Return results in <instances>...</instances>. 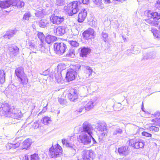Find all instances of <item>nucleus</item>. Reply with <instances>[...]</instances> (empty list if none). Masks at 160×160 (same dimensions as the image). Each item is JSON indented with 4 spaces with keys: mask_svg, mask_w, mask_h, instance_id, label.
<instances>
[{
    "mask_svg": "<svg viewBox=\"0 0 160 160\" xmlns=\"http://www.w3.org/2000/svg\"><path fill=\"white\" fill-rule=\"evenodd\" d=\"M0 112L3 115L16 119H18L22 114L20 110L13 107H11L7 103L2 105L0 108Z\"/></svg>",
    "mask_w": 160,
    "mask_h": 160,
    "instance_id": "f257e3e1",
    "label": "nucleus"
},
{
    "mask_svg": "<svg viewBox=\"0 0 160 160\" xmlns=\"http://www.w3.org/2000/svg\"><path fill=\"white\" fill-rule=\"evenodd\" d=\"M147 14L148 18L145 19L146 22L152 26H157L158 24V21L160 19V14L152 11L149 10Z\"/></svg>",
    "mask_w": 160,
    "mask_h": 160,
    "instance_id": "f03ea898",
    "label": "nucleus"
},
{
    "mask_svg": "<svg viewBox=\"0 0 160 160\" xmlns=\"http://www.w3.org/2000/svg\"><path fill=\"white\" fill-rule=\"evenodd\" d=\"M79 7L80 6L76 1L65 6L64 9L69 16H72L76 13L78 11Z\"/></svg>",
    "mask_w": 160,
    "mask_h": 160,
    "instance_id": "7ed1b4c3",
    "label": "nucleus"
},
{
    "mask_svg": "<svg viewBox=\"0 0 160 160\" xmlns=\"http://www.w3.org/2000/svg\"><path fill=\"white\" fill-rule=\"evenodd\" d=\"M62 151L61 147L57 144L56 145L52 146L50 148L49 156L51 158L59 157L61 155Z\"/></svg>",
    "mask_w": 160,
    "mask_h": 160,
    "instance_id": "20e7f679",
    "label": "nucleus"
},
{
    "mask_svg": "<svg viewBox=\"0 0 160 160\" xmlns=\"http://www.w3.org/2000/svg\"><path fill=\"white\" fill-rule=\"evenodd\" d=\"M81 132L84 134H88V135H92L94 131V129L92 125L88 122L85 121L80 128Z\"/></svg>",
    "mask_w": 160,
    "mask_h": 160,
    "instance_id": "39448f33",
    "label": "nucleus"
},
{
    "mask_svg": "<svg viewBox=\"0 0 160 160\" xmlns=\"http://www.w3.org/2000/svg\"><path fill=\"white\" fill-rule=\"evenodd\" d=\"M70 138H68L66 139H63L62 140V142L63 145H65L66 147L68 148L69 153L71 156H74L76 152L77 148L73 144L70 143Z\"/></svg>",
    "mask_w": 160,
    "mask_h": 160,
    "instance_id": "423d86ee",
    "label": "nucleus"
},
{
    "mask_svg": "<svg viewBox=\"0 0 160 160\" xmlns=\"http://www.w3.org/2000/svg\"><path fill=\"white\" fill-rule=\"evenodd\" d=\"M67 48L66 45L62 42L56 43L54 44V50L58 55H62Z\"/></svg>",
    "mask_w": 160,
    "mask_h": 160,
    "instance_id": "0eeeda50",
    "label": "nucleus"
},
{
    "mask_svg": "<svg viewBox=\"0 0 160 160\" xmlns=\"http://www.w3.org/2000/svg\"><path fill=\"white\" fill-rule=\"evenodd\" d=\"M92 135L82 133L79 135L78 138V141L83 145H88L91 143Z\"/></svg>",
    "mask_w": 160,
    "mask_h": 160,
    "instance_id": "6e6552de",
    "label": "nucleus"
},
{
    "mask_svg": "<svg viewBox=\"0 0 160 160\" xmlns=\"http://www.w3.org/2000/svg\"><path fill=\"white\" fill-rule=\"evenodd\" d=\"M6 47L8 48L9 53L11 57L16 56L19 52V48L16 46L13 45H7Z\"/></svg>",
    "mask_w": 160,
    "mask_h": 160,
    "instance_id": "1a4fd4ad",
    "label": "nucleus"
},
{
    "mask_svg": "<svg viewBox=\"0 0 160 160\" xmlns=\"http://www.w3.org/2000/svg\"><path fill=\"white\" fill-rule=\"evenodd\" d=\"M82 36L84 39L86 40L93 38L95 36L94 30L92 28H89L84 31Z\"/></svg>",
    "mask_w": 160,
    "mask_h": 160,
    "instance_id": "9d476101",
    "label": "nucleus"
},
{
    "mask_svg": "<svg viewBox=\"0 0 160 160\" xmlns=\"http://www.w3.org/2000/svg\"><path fill=\"white\" fill-rule=\"evenodd\" d=\"M94 152L92 150H84L82 152L83 160H93L94 157Z\"/></svg>",
    "mask_w": 160,
    "mask_h": 160,
    "instance_id": "9b49d317",
    "label": "nucleus"
},
{
    "mask_svg": "<svg viewBox=\"0 0 160 160\" xmlns=\"http://www.w3.org/2000/svg\"><path fill=\"white\" fill-rule=\"evenodd\" d=\"M51 22L53 24L59 25L64 20L63 16H61L55 15L54 14H52L50 17Z\"/></svg>",
    "mask_w": 160,
    "mask_h": 160,
    "instance_id": "f8f14e48",
    "label": "nucleus"
},
{
    "mask_svg": "<svg viewBox=\"0 0 160 160\" xmlns=\"http://www.w3.org/2000/svg\"><path fill=\"white\" fill-rule=\"evenodd\" d=\"M68 29L66 26H63L58 27L54 30L55 35L58 36H62L68 31Z\"/></svg>",
    "mask_w": 160,
    "mask_h": 160,
    "instance_id": "ddd939ff",
    "label": "nucleus"
},
{
    "mask_svg": "<svg viewBox=\"0 0 160 160\" xmlns=\"http://www.w3.org/2000/svg\"><path fill=\"white\" fill-rule=\"evenodd\" d=\"M97 129L101 132L102 136H104L107 133V125L104 122H100L97 124Z\"/></svg>",
    "mask_w": 160,
    "mask_h": 160,
    "instance_id": "4468645a",
    "label": "nucleus"
},
{
    "mask_svg": "<svg viewBox=\"0 0 160 160\" xmlns=\"http://www.w3.org/2000/svg\"><path fill=\"white\" fill-rule=\"evenodd\" d=\"M144 142L143 140H140L136 141L134 139H132L129 141V144L136 148H143L144 145Z\"/></svg>",
    "mask_w": 160,
    "mask_h": 160,
    "instance_id": "2eb2a0df",
    "label": "nucleus"
},
{
    "mask_svg": "<svg viewBox=\"0 0 160 160\" xmlns=\"http://www.w3.org/2000/svg\"><path fill=\"white\" fill-rule=\"evenodd\" d=\"M26 47L27 48L32 50V52L37 53L36 52V51H37V50L36 49V42L33 40H31L29 39L27 40Z\"/></svg>",
    "mask_w": 160,
    "mask_h": 160,
    "instance_id": "dca6fc26",
    "label": "nucleus"
},
{
    "mask_svg": "<svg viewBox=\"0 0 160 160\" xmlns=\"http://www.w3.org/2000/svg\"><path fill=\"white\" fill-rule=\"evenodd\" d=\"M76 72L72 69L68 70L66 78L68 82L74 80L75 78V75Z\"/></svg>",
    "mask_w": 160,
    "mask_h": 160,
    "instance_id": "f3484780",
    "label": "nucleus"
},
{
    "mask_svg": "<svg viewBox=\"0 0 160 160\" xmlns=\"http://www.w3.org/2000/svg\"><path fill=\"white\" fill-rule=\"evenodd\" d=\"M78 95L77 91L75 89H72L70 90L68 97L71 101H73L77 98Z\"/></svg>",
    "mask_w": 160,
    "mask_h": 160,
    "instance_id": "a211bd4d",
    "label": "nucleus"
},
{
    "mask_svg": "<svg viewBox=\"0 0 160 160\" xmlns=\"http://www.w3.org/2000/svg\"><path fill=\"white\" fill-rule=\"evenodd\" d=\"M118 151L120 155H127L129 153L130 148L128 146H124L119 148Z\"/></svg>",
    "mask_w": 160,
    "mask_h": 160,
    "instance_id": "6ab92c4d",
    "label": "nucleus"
},
{
    "mask_svg": "<svg viewBox=\"0 0 160 160\" xmlns=\"http://www.w3.org/2000/svg\"><path fill=\"white\" fill-rule=\"evenodd\" d=\"M87 16V11L84 9L80 12L78 16V21L79 22H82Z\"/></svg>",
    "mask_w": 160,
    "mask_h": 160,
    "instance_id": "aec40b11",
    "label": "nucleus"
},
{
    "mask_svg": "<svg viewBox=\"0 0 160 160\" xmlns=\"http://www.w3.org/2000/svg\"><path fill=\"white\" fill-rule=\"evenodd\" d=\"M12 5L11 0H5L3 1H0V8L2 9H5L10 7Z\"/></svg>",
    "mask_w": 160,
    "mask_h": 160,
    "instance_id": "412c9836",
    "label": "nucleus"
},
{
    "mask_svg": "<svg viewBox=\"0 0 160 160\" xmlns=\"http://www.w3.org/2000/svg\"><path fill=\"white\" fill-rule=\"evenodd\" d=\"M12 5L16 6L18 8H21L24 6V2L22 0H12Z\"/></svg>",
    "mask_w": 160,
    "mask_h": 160,
    "instance_id": "4be33fe9",
    "label": "nucleus"
},
{
    "mask_svg": "<svg viewBox=\"0 0 160 160\" xmlns=\"http://www.w3.org/2000/svg\"><path fill=\"white\" fill-rule=\"evenodd\" d=\"M79 49H80V55L82 57H86L91 51V49L88 48L82 47Z\"/></svg>",
    "mask_w": 160,
    "mask_h": 160,
    "instance_id": "5701e85b",
    "label": "nucleus"
},
{
    "mask_svg": "<svg viewBox=\"0 0 160 160\" xmlns=\"http://www.w3.org/2000/svg\"><path fill=\"white\" fill-rule=\"evenodd\" d=\"M17 32V30H11L7 32L6 34L4 35L3 37L5 38L10 39Z\"/></svg>",
    "mask_w": 160,
    "mask_h": 160,
    "instance_id": "b1692460",
    "label": "nucleus"
},
{
    "mask_svg": "<svg viewBox=\"0 0 160 160\" xmlns=\"http://www.w3.org/2000/svg\"><path fill=\"white\" fill-rule=\"evenodd\" d=\"M15 73L16 76L18 78H19L25 74L24 72V70L23 68L21 67H20L17 68L15 71Z\"/></svg>",
    "mask_w": 160,
    "mask_h": 160,
    "instance_id": "393cba45",
    "label": "nucleus"
},
{
    "mask_svg": "<svg viewBox=\"0 0 160 160\" xmlns=\"http://www.w3.org/2000/svg\"><path fill=\"white\" fill-rule=\"evenodd\" d=\"M57 39V38L53 36L48 35L46 38V42L48 44L53 43Z\"/></svg>",
    "mask_w": 160,
    "mask_h": 160,
    "instance_id": "a878e982",
    "label": "nucleus"
},
{
    "mask_svg": "<svg viewBox=\"0 0 160 160\" xmlns=\"http://www.w3.org/2000/svg\"><path fill=\"white\" fill-rule=\"evenodd\" d=\"M49 22V21L46 19H41L37 22L39 26L43 28H45Z\"/></svg>",
    "mask_w": 160,
    "mask_h": 160,
    "instance_id": "bb28decb",
    "label": "nucleus"
},
{
    "mask_svg": "<svg viewBox=\"0 0 160 160\" xmlns=\"http://www.w3.org/2000/svg\"><path fill=\"white\" fill-rule=\"evenodd\" d=\"M18 78L19 81L23 85L26 84L28 82L27 77L25 74Z\"/></svg>",
    "mask_w": 160,
    "mask_h": 160,
    "instance_id": "cd10ccee",
    "label": "nucleus"
},
{
    "mask_svg": "<svg viewBox=\"0 0 160 160\" xmlns=\"http://www.w3.org/2000/svg\"><path fill=\"white\" fill-rule=\"evenodd\" d=\"M20 145V143L17 142L15 144H12L11 143H8L6 145V148L8 150L11 149H15L18 147Z\"/></svg>",
    "mask_w": 160,
    "mask_h": 160,
    "instance_id": "c85d7f7f",
    "label": "nucleus"
},
{
    "mask_svg": "<svg viewBox=\"0 0 160 160\" xmlns=\"http://www.w3.org/2000/svg\"><path fill=\"white\" fill-rule=\"evenodd\" d=\"M31 144V140L30 139L25 140L22 143V149H27Z\"/></svg>",
    "mask_w": 160,
    "mask_h": 160,
    "instance_id": "c756f323",
    "label": "nucleus"
},
{
    "mask_svg": "<svg viewBox=\"0 0 160 160\" xmlns=\"http://www.w3.org/2000/svg\"><path fill=\"white\" fill-rule=\"evenodd\" d=\"M85 72L86 73V78H89L90 75H91L92 72V70L91 68L89 66H85Z\"/></svg>",
    "mask_w": 160,
    "mask_h": 160,
    "instance_id": "7c9ffc66",
    "label": "nucleus"
},
{
    "mask_svg": "<svg viewBox=\"0 0 160 160\" xmlns=\"http://www.w3.org/2000/svg\"><path fill=\"white\" fill-rule=\"evenodd\" d=\"M151 31L155 38L157 39H159L160 38V31L157 30V29L155 28H152Z\"/></svg>",
    "mask_w": 160,
    "mask_h": 160,
    "instance_id": "2f4dec72",
    "label": "nucleus"
},
{
    "mask_svg": "<svg viewBox=\"0 0 160 160\" xmlns=\"http://www.w3.org/2000/svg\"><path fill=\"white\" fill-rule=\"evenodd\" d=\"M36 12L35 13L36 16L38 18H42L44 16V11L42 8H39L38 10H36Z\"/></svg>",
    "mask_w": 160,
    "mask_h": 160,
    "instance_id": "473e14b6",
    "label": "nucleus"
},
{
    "mask_svg": "<svg viewBox=\"0 0 160 160\" xmlns=\"http://www.w3.org/2000/svg\"><path fill=\"white\" fill-rule=\"evenodd\" d=\"M94 102L92 101H89L88 103L86 104L85 107V110L87 111H89L90 110L93 108L94 107Z\"/></svg>",
    "mask_w": 160,
    "mask_h": 160,
    "instance_id": "72a5a7b5",
    "label": "nucleus"
},
{
    "mask_svg": "<svg viewBox=\"0 0 160 160\" xmlns=\"http://www.w3.org/2000/svg\"><path fill=\"white\" fill-rule=\"evenodd\" d=\"M75 55V51L74 48H73V47H71L66 54L67 56L68 57L74 58Z\"/></svg>",
    "mask_w": 160,
    "mask_h": 160,
    "instance_id": "f704fd0d",
    "label": "nucleus"
},
{
    "mask_svg": "<svg viewBox=\"0 0 160 160\" xmlns=\"http://www.w3.org/2000/svg\"><path fill=\"white\" fill-rule=\"evenodd\" d=\"M122 132V130L118 128H117L114 130L112 133V135L113 136H116L118 134H121Z\"/></svg>",
    "mask_w": 160,
    "mask_h": 160,
    "instance_id": "c9c22d12",
    "label": "nucleus"
},
{
    "mask_svg": "<svg viewBox=\"0 0 160 160\" xmlns=\"http://www.w3.org/2000/svg\"><path fill=\"white\" fill-rule=\"evenodd\" d=\"M5 75L3 70H0V82L3 83L5 81Z\"/></svg>",
    "mask_w": 160,
    "mask_h": 160,
    "instance_id": "e433bc0d",
    "label": "nucleus"
},
{
    "mask_svg": "<svg viewBox=\"0 0 160 160\" xmlns=\"http://www.w3.org/2000/svg\"><path fill=\"white\" fill-rule=\"evenodd\" d=\"M76 1L80 6L82 4H88L89 3L90 0H76Z\"/></svg>",
    "mask_w": 160,
    "mask_h": 160,
    "instance_id": "4c0bfd02",
    "label": "nucleus"
},
{
    "mask_svg": "<svg viewBox=\"0 0 160 160\" xmlns=\"http://www.w3.org/2000/svg\"><path fill=\"white\" fill-rule=\"evenodd\" d=\"M42 121L44 124H47L51 122V120L50 118L48 117H44L42 119Z\"/></svg>",
    "mask_w": 160,
    "mask_h": 160,
    "instance_id": "58836bf2",
    "label": "nucleus"
},
{
    "mask_svg": "<svg viewBox=\"0 0 160 160\" xmlns=\"http://www.w3.org/2000/svg\"><path fill=\"white\" fill-rule=\"evenodd\" d=\"M69 43L71 46V47H77L79 46V43L76 41H68Z\"/></svg>",
    "mask_w": 160,
    "mask_h": 160,
    "instance_id": "ea45409f",
    "label": "nucleus"
},
{
    "mask_svg": "<svg viewBox=\"0 0 160 160\" xmlns=\"http://www.w3.org/2000/svg\"><path fill=\"white\" fill-rule=\"evenodd\" d=\"M31 16V15L30 12H28L25 13L23 17V19L28 20L29 19V18Z\"/></svg>",
    "mask_w": 160,
    "mask_h": 160,
    "instance_id": "a19ab883",
    "label": "nucleus"
},
{
    "mask_svg": "<svg viewBox=\"0 0 160 160\" xmlns=\"http://www.w3.org/2000/svg\"><path fill=\"white\" fill-rule=\"evenodd\" d=\"M31 160H40L38 154L34 153L31 156Z\"/></svg>",
    "mask_w": 160,
    "mask_h": 160,
    "instance_id": "79ce46f5",
    "label": "nucleus"
},
{
    "mask_svg": "<svg viewBox=\"0 0 160 160\" xmlns=\"http://www.w3.org/2000/svg\"><path fill=\"white\" fill-rule=\"evenodd\" d=\"M108 33L102 32L101 35V38L104 41L106 42L107 40V38H108Z\"/></svg>",
    "mask_w": 160,
    "mask_h": 160,
    "instance_id": "37998d69",
    "label": "nucleus"
},
{
    "mask_svg": "<svg viewBox=\"0 0 160 160\" xmlns=\"http://www.w3.org/2000/svg\"><path fill=\"white\" fill-rule=\"evenodd\" d=\"M64 0H56V4L58 6L62 5L65 3Z\"/></svg>",
    "mask_w": 160,
    "mask_h": 160,
    "instance_id": "c03bdc74",
    "label": "nucleus"
},
{
    "mask_svg": "<svg viewBox=\"0 0 160 160\" xmlns=\"http://www.w3.org/2000/svg\"><path fill=\"white\" fill-rule=\"evenodd\" d=\"M149 130L152 132H158L159 131V129L157 127L154 126H152L149 127Z\"/></svg>",
    "mask_w": 160,
    "mask_h": 160,
    "instance_id": "a18cd8bd",
    "label": "nucleus"
},
{
    "mask_svg": "<svg viewBox=\"0 0 160 160\" xmlns=\"http://www.w3.org/2000/svg\"><path fill=\"white\" fill-rule=\"evenodd\" d=\"M38 36L41 41H43L44 39V36L42 32H38Z\"/></svg>",
    "mask_w": 160,
    "mask_h": 160,
    "instance_id": "49530a36",
    "label": "nucleus"
},
{
    "mask_svg": "<svg viewBox=\"0 0 160 160\" xmlns=\"http://www.w3.org/2000/svg\"><path fill=\"white\" fill-rule=\"evenodd\" d=\"M58 101L62 105H65L67 103L66 100L62 98H59Z\"/></svg>",
    "mask_w": 160,
    "mask_h": 160,
    "instance_id": "de8ad7c7",
    "label": "nucleus"
},
{
    "mask_svg": "<svg viewBox=\"0 0 160 160\" xmlns=\"http://www.w3.org/2000/svg\"><path fill=\"white\" fill-rule=\"evenodd\" d=\"M152 122H155L156 123L155 125L160 126V118L152 119Z\"/></svg>",
    "mask_w": 160,
    "mask_h": 160,
    "instance_id": "09e8293b",
    "label": "nucleus"
},
{
    "mask_svg": "<svg viewBox=\"0 0 160 160\" xmlns=\"http://www.w3.org/2000/svg\"><path fill=\"white\" fill-rule=\"evenodd\" d=\"M94 3L98 6H100L102 3V0H92Z\"/></svg>",
    "mask_w": 160,
    "mask_h": 160,
    "instance_id": "8fccbe9b",
    "label": "nucleus"
},
{
    "mask_svg": "<svg viewBox=\"0 0 160 160\" xmlns=\"http://www.w3.org/2000/svg\"><path fill=\"white\" fill-rule=\"evenodd\" d=\"M142 134L143 136H144L147 137H151L152 136L151 134L146 132H142Z\"/></svg>",
    "mask_w": 160,
    "mask_h": 160,
    "instance_id": "3c124183",
    "label": "nucleus"
},
{
    "mask_svg": "<svg viewBox=\"0 0 160 160\" xmlns=\"http://www.w3.org/2000/svg\"><path fill=\"white\" fill-rule=\"evenodd\" d=\"M55 79L56 81L58 83H62V82H63V81L61 80V77L60 78H58L56 75L55 76Z\"/></svg>",
    "mask_w": 160,
    "mask_h": 160,
    "instance_id": "603ef678",
    "label": "nucleus"
},
{
    "mask_svg": "<svg viewBox=\"0 0 160 160\" xmlns=\"http://www.w3.org/2000/svg\"><path fill=\"white\" fill-rule=\"evenodd\" d=\"M80 67L81 66L80 65L78 64H76L75 66V71H76V72L77 71H78L80 69Z\"/></svg>",
    "mask_w": 160,
    "mask_h": 160,
    "instance_id": "864d4df0",
    "label": "nucleus"
},
{
    "mask_svg": "<svg viewBox=\"0 0 160 160\" xmlns=\"http://www.w3.org/2000/svg\"><path fill=\"white\" fill-rule=\"evenodd\" d=\"M155 6L157 8L160 10V0H158L157 1Z\"/></svg>",
    "mask_w": 160,
    "mask_h": 160,
    "instance_id": "5fc2aeb1",
    "label": "nucleus"
},
{
    "mask_svg": "<svg viewBox=\"0 0 160 160\" xmlns=\"http://www.w3.org/2000/svg\"><path fill=\"white\" fill-rule=\"evenodd\" d=\"M84 108H85V106H82L77 110V111L79 112H81Z\"/></svg>",
    "mask_w": 160,
    "mask_h": 160,
    "instance_id": "6e6d98bb",
    "label": "nucleus"
},
{
    "mask_svg": "<svg viewBox=\"0 0 160 160\" xmlns=\"http://www.w3.org/2000/svg\"><path fill=\"white\" fill-rule=\"evenodd\" d=\"M39 47L40 48H41V50L42 51H43V48H44L43 46V43L42 41H41V43L39 44Z\"/></svg>",
    "mask_w": 160,
    "mask_h": 160,
    "instance_id": "4d7b16f0",
    "label": "nucleus"
},
{
    "mask_svg": "<svg viewBox=\"0 0 160 160\" xmlns=\"http://www.w3.org/2000/svg\"><path fill=\"white\" fill-rule=\"evenodd\" d=\"M153 115L154 117H158L160 115V112L157 111L154 113Z\"/></svg>",
    "mask_w": 160,
    "mask_h": 160,
    "instance_id": "13d9d810",
    "label": "nucleus"
},
{
    "mask_svg": "<svg viewBox=\"0 0 160 160\" xmlns=\"http://www.w3.org/2000/svg\"><path fill=\"white\" fill-rule=\"evenodd\" d=\"M48 72L47 71H45L44 72H42V73L41 74L43 75H46L48 74Z\"/></svg>",
    "mask_w": 160,
    "mask_h": 160,
    "instance_id": "bf43d9fd",
    "label": "nucleus"
},
{
    "mask_svg": "<svg viewBox=\"0 0 160 160\" xmlns=\"http://www.w3.org/2000/svg\"><path fill=\"white\" fill-rule=\"evenodd\" d=\"M116 1H117L119 2V3H118V4H119L120 3H123L124 2H125L126 1V0H116ZM118 4V3H117Z\"/></svg>",
    "mask_w": 160,
    "mask_h": 160,
    "instance_id": "052dcab7",
    "label": "nucleus"
},
{
    "mask_svg": "<svg viewBox=\"0 0 160 160\" xmlns=\"http://www.w3.org/2000/svg\"><path fill=\"white\" fill-rule=\"evenodd\" d=\"M24 160H29L28 156L25 155L24 157Z\"/></svg>",
    "mask_w": 160,
    "mask_h": 160,
    "instance_id": "680f3d73",
    "label": "nucleus"
},
{
    "mask_svg": "<svg viewBox=\"0 0 160 160\" xmlns=\"http://www.w3.org/2000/svg\"><path fill=\"white\" fill-rule=\"evenodd\" d=\"M92 138V140H93V141L94 142V143H96V141H95V139H94V138H93V137H92V138Z\"/></svg>",
    "mask_w": 160,
    "mask_h": 160,
    "instance_id": "e2e57ef3",
    "label": "nucleus"
},
{
    "mask_svg": "<svg viewBox=\"0 0 160 160\" xmlns=\"http://www.w3.org/2000/svg\"><path fill=\"white\" fill-rule=\"evenodd\" d=\"M105 2L110 3V0H104Z\"/></svg>",
    "mask_w": 160,
    "mask_h": 160,
    "instance_id": "0e129e2a",
    "label": "nucleus"
},
{
    "mask_svg": "<svg viewBox=\"0 0 160 160\" xmlns=\"http://www.w3.org/2000/svg\"><path fill=\"white\" fill-rule=\"evenodd\" d=\"M121 104L120 103H118L116 105H115V106H120V107L121 106Z\"/></svg>",
    "mask_w": 160,
    "mask_h": 160,
    "instance_id": "69168bd1",
    "label": "nucleus"
},
{
    "mask_svg": "<svg viewBox=\"0 0 160 160\" xmlns=\"http://www.w3.org/2000/svg\"><path fill=\"white\" fill-rule=\"evenodd\" d=\"M137 52H136L135 51H134V53H133V54H137L139 52V51H137Z\"/></svg>",
    "mask_w": 160,
    "mask_h": 160,
    "instance_id": "338daca9",
    "label": "nucleus"
},
{
    "mask_svg": "<svg viewBox=\"0 0 160 160\" xmlns=\"http://www.w3.org/2000/svg\"><path fill=\"white\" fill-rule=\"evenodd\" d=\"M131 53H129L128 54V55L129 56V55H131Z\"/></svg>",
    "mask_w": 160,
    "mask_h": 160,
    "instance_id": "774afa93",
    "label": "nucleus"
}]
</instances>
